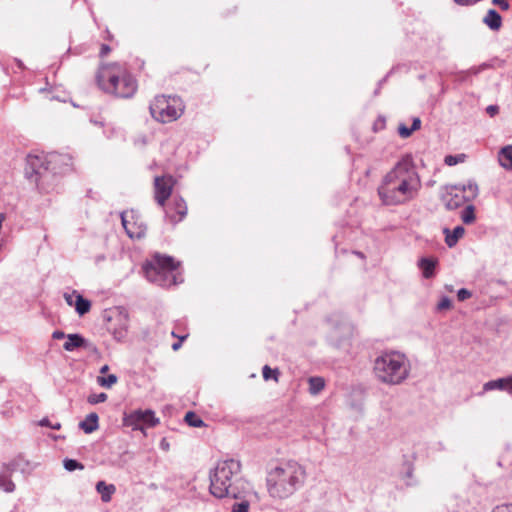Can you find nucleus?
I'll return each mask as SVG.
<instances>
[{"label": "nucleus", "instance_id": "nucleus-14", "mask_svg": "<svg viewBox=\"0 0 512 512\" xmlns=\"http://www.w3.org/2000/svg\"><path fill=\"white\" fill-rule=\"evenodd\" d=\"M47 160L50 173L56 175L69 170L71 157L68 154L52 152L47 154Z\"/></svg>", "mask_w": 512, "mask_h": 512}, {"label": "nucleus", "instance_id": "nucleus-36", "mask_svg": "<svg viewBox=\"0 0 512 512\" xmlns=\"http://www.w3.org/2000/svg\"><path fill=\"white\" fill-rule=\"evenodd\" d=\"M414 131L411 130V127L408 128L405 124H400L398 126V134L401 138H408L411 136V134L413 133Z\"/></svg>", "mask_w": 512, "mask_h": 512}, {"label": "nucleus", "instance_id": "nucleus-29", "mask_svg": "<svg viewBox=\"0 0 512 512\" xmlns=\"http://www.w3.org/2000/svg\"><path fill=\"white\" fill-rule=\"evenodd\" d=\"M185 421L191 427H202L205 425L203 420L192 411L186 413Z\"/></svg>", "mask_w": 512, "mask_h": 512}, {"label": "nucleus", "instance_id": "nucleus-11", "mask_svg": "<svg viewBox=\"0 0 512 512\" xmlns=\"http://www.w3.org/2000/svg\"><path fill=\"white\" fill-rule=\"evenodd\" d=\"M122 226L131 239H140L145 236L147 227L134 211H123L121 214Z\"/></svg>", "mask_w": 512, "mask_h": 512}, {"label": "nucleus", "instance_id": "nucleus-6", "mask_svg": "<svg viewBox=\"0 0 512 512\" xmlns=\"http://www.w3.org/2000/svg\"><path fill=\"white\" fill-rule=\"evenodd\" d=\"M178 264L170 256L156 254L153 260L144 265V273L150 282L159 286H166L176 283V277L173 274Z\"/></svg>", "mask_w": 512, "mask_h": 512}, {"label": "nucleus", "instance_id": "nucleus-40", "mask_svg": "<svg viewBox=\"0 0 512 512\" xmlns=\"http://www.w3.org/2000/svg\"><path fill=\"white\" fill-rule=\"evenodd\" d=\"M486 67L487 66L485 64H483V65L478 66V67L470 68L469 70H467L466 72H463L462 74H464V75H477L478 73H480Z\"/></svg>", "mask_w": 512, "mask_h": 512}, {"label": "nucleus", "instance_id": "nucleus-32", "mask_svg": "<svg viewBox=\"0 0 512 512\" xmlns=\"http://www.w3.org/2000/svg\"><path fill=\"white\" fill-rule=\"evenodd\" d=\"M262 374H263V378L267 381V380H270V379H273L275 380L276 382L278 381V376H279V371L278 369H271L268 365H265L263 367V371H262Z\"/></svg>", "mask_w": 512, "mask_h": 512}, {"label": "nucleus", "instance_id": "nucleus-37", "mask_svg": "<svg viewBox=\"0 0 512 512\" xmlns=\"http://www.w3.org/2000/svg\"><path fill=\"white\" fill-rule=\"evenodd\" d=\"M76 295H79L76 290L71 293H64V299L69 306H75Z\"/></svg>", "mask_w": 512, "mask_h": 512}, {"label": "nucleus", "instance_id": "nucleus-26", "mask_svg": "<svg viewBox=\"0 0 512 512\" xmlns=\"http://www.w3.org/2000/svg\"><path fill=\"white\" fill-rule=\"evenodd\" d=\"M309 383V392L312 395L318 394L325 387L324 379L321 377H310L308 380Z\"/></svg>", "mask_w": 512, "mask_h": 512}, {"label": "nucleus", "instance_id": "nucleus-35", "mask_svg": "<svg viewBox=\"0 0 512 512\" xmlns=\"http://www.w3.org/2000/svg\"><path fill=\"white\" fill-rule=\"evenodd\" d=\"M451 307H452V302H451L450 298L447 296L442 297L437 305V309L439 311L448 310Z\"/></svg>", "mask_w": 512, "mask_h": 512}, {"label": "nucleus", "instance_id": "nucleus-16", "mask_svg": "<svg viewBox=\"0 0 512 512\" xmlns=\"http://www.w3.org/2000/svg\"><path fill=\"white\" fill-rule=\"evenodd\" d=\"M443 233L445 234V243L448 247H454L460 238L463 237L465 233V229L462 226H456L453 231H450L449 228H444Z\"/></svg>", "mask_w": 512, "mask_h": 512}, {"label": "nucleus", "instance_id": "nucleus-39", "mask_svg": "<svg viewBox=\"0 0 512 512\" xmlns=\"http://www.w3.org/2000/svg\"><path fill=\"white\" fill-rule=\"evenodd\" d=\"M39 425L45 426V427H50L54 430H59L61 428V424L59 422L52 424L48 418H43L42 420H40Z\"/></svg>", "mask_w": 512, "mask_h": 512}, {"label": "nucleus", "instance_id": "nucleus-3", "mask_svg": "<svg viewBox=\"0 0 512 512\" xmlns=\"http://www.w3.org/2000/svg\"><path fill=\"white\" fill-rule=\"evenodd\" d=\"M306 470L294 460L283 461L267 472L266 484L271 497L286 499L305 483Z\"/></svg>", "mask_w": 512, "mask_h": 512}, {"label": "nucleus", "instance_id": "nucleus-8", "mask_svg": "<svg viewBox=\"0 0 512 512\" xmlns=\"http://www.w3.org/2000/svg\"><path fill=\"white\" fill-rule=\"evenodd\" d=\"M479 193L478 185L475 181H468L463 185H447L441 194V199L448 210H454L462 206L465 202L474 200Z\"/></svg>", "mask_w": 512, "mask_h": 512}, {"label": "nucleus", "instance_id": "nucleus-24", "mask_svg": "<svg viewBox=\"0 0 512 512\" xmlns=\"http://www.w3.org/2000/svg\"><path fill=\"white\" fill-rule=\"evenodd\" d=\"M75 310L80 315L83 316L88 313L91 309V302L84 298L82 295H76L75 300Z\"/></svg>", "mask_w": 512, "mask_h": 512}, {"label": "nucleus", "instance_id": "nucleus-45", "mask_svg": "<svg viewBox=\"0 0 512 512\" xmlns=\"http://www.w3.org/2000/svg\"><path fill=\"white\" fill-rule=\"evenodd\" d=\"M111 51V48L107 44H102L100 49V57H105Z\"/></svg>", "mask_w": 512, "mask_h": 512}, {"label": "nucleus", "instance_id": "nucleus-18", "mask_svg": "<svg viewBox=\"0 0 512 512\" xmlns=\"http://www.w3.org/2000/svg\"><path fill=\"white\" fill-rule=\"evenodd\" d=\"M437 263L438 261L435 258L423 257L419 260L418 266L424 278L429 279L434 276Z\"/></svg>", "mask_w": 512, "mask_h": 512}, {"label": "nucleus", "instance_id": "nucleus-4", "mask_svg": "<svg viewBox=\"0 0 512 512\" xmlns=\"http://www.w3.org/2000/svg\"><path fill=\"white\" fill-rule=\"evenodd\" d=\"M410 361L404 353L399 351H386L376 357L373 371L376 379L387 385H399L410 374Z\"/></svg>", "mask_w": 512, "mask_h": 512}, {"label": "nucleus", "instance_id": "nucleus-22", "mask_svg": "<svg viewBox=\"0 0 512 512\" xmlns=\"http://www.w3.org/2000/svg\"><path fill=\"white\" fill-rule=\"evenodd\" d=\"M406 486H415L417 481L414 478V464L410 460L403 462V476Z\"/></svg>", "mask_w": 512, "mask_h": 512}, {"label": "nucleus", "instance_id": "nucleus-15", "mask_svg": "<svg viewBox=\"0 0 512 512\" xmlns=\"http://www.w3.org/2000/svg\"><path fill=\"white\" fill-rule=\"evenodd\" d=\"M173 205L175 214L170 213L169 211H166V217L172 222L173 224H176L183 220V218L187 214V205L186 202L182 197H174L173 199Z\"/></svg>", "mask_w": 512, "mask_h": 512}, {"label": "nucleus", "instance_id": "nucleus-7", "mask_svg": "<svg viewBox=\"0 0 512 512\" xmlns=\"http://www.w3.org/2000/svg\"><path fill=\"white\" fill-rule=\"evenodd\" d=\"M151 116L158 122L170 123L177 120L184 112V105L176 96H156L149 106Z\"/></svg>", "mask_w": 512, "mask_h": 512}, {"label": "nucleus", "instance_id": "nucleus-20", "mask_svg": "<svg viewBox=\"0 0 512 512\" xmlns=\"http://www.w3.org/2000/svg\"><path fill=\"white\" fill-rule=\"evenodd\" d=\"M66 338L67 340L63 345V348L66 351L71 352L86 345V339L80 334H68Z\"/></svg>", "mask_w": 512, "mask_h": 512}, {"label": "nucleus", "instance_id": "nucleus-43", "mask_svg": "<svg viewBox=\"0 0 512 512\" xmlns=\"http://www.w3.org/2000/svg\"><path fill=\"white\" fill-rule=\"evenodd\" d=\"M505 392L512 395V375L505 377Z\"/></svg>", "mask_w": 512, "mask_h": 512}, {"label": "nucleus", "instance_id": "nucleus-38", "mask_svg": "<svg viewBox=\"0 0 512 512\" xmlns=\"http://www.w3.org/2000/svg\"><path fill=\"white\" fill-rule=\"evenodd\" d=\"M471 296H472L471 291H469L468 289H465V288H461L457 292V298L459 301H465V300L469 299Z\"/></svg>", "mask_w": 512, "mask_h": 512}, {"label": "nucleus", "instance_id": "nucleus-47", "mask_svg": "<svg viewBox=\"0 0 512 512\" xmlns=\"http://www.w3.org/2000/svg\"><path fill=\"white\" fill-rule=\"evenodd\" d=\"M486 111L489 115L494 116L496 113H498V106L496 105H489L486 108Z\"/></svg>", "mask_w": 512, "mask_h": 512}, {"label": "nucleus", "instance_id": "nucleus-9", "mask_svg": "<svg viewBox=\"0 0 512 512\" xmlns=\"http://www.w3.org/2000/svg\"><path fill=\"white\" fill-rule=\"evenodd\" d=\"M50 173L47 155L29 154L26 159L25 175L33 179L37 186Z\"/></svg>", "mask_w": 512, "mask_h": 512}, {"label": "nucleus", "instance_id": "nucleus-50", "mask_svg": "<svg viewBox=\"0 0 512 512\" xmlns=\"http://www.w3.org/2000/svg\"><path fill=\"white\" fill-rule=\"evenodd\" d=\"M108 369H109L108 365H104L103 367H101L100 373H102V374L106 373L108 371Z\"/></svg>", "mask_w": 512, "mask_h": 512}, {"label": "nucleus", "instance_id": "nucleus-17", "mask_svg": "<svg viewBox=\"0 0 512 512\" xmlns=\"http://www.w3.org/2000/svg\"><path fill=\"white\" fill-rule=\"evenodd\" d=\"M483 23L492 31H498L502 26V17L495 9H489L483 18Z\"/></svg>", "mask_w": 512, "mask_h": 512}, {"label": "nucleus", "instance_id": "nucleus-25", "mask_svg": "<svg viewBox=\"0 0 512 512\" xmlns=\"http://www.w3.org/2000/svg\"><path fill=\"white\" fill-rule=\"evenodd\" d=\"M251 495L252 493L247 494L244 497L234 498L235 500H239V502L233 504L231 512H248L250 507L249 497Z\"/></svg>", "mask_w": 512, "mask_h": 512}, {"label": "nucleus", "instance_id": "nucleus-30", "mask_svg": "<svg viewBox=\"0 0 512 512\" xmlns=\"http://www.w3.org/2000/svg\"><path fill=\"white\" fill-rule=\"evenodd\" d=\"M0 487L7 493H12L15 490L14 482L5 475H0Z\"/></svg>", "mask_w": 512, "mask_h": 512}, {"label": "nucleus", "instance_id": "nucleus-23", "mask_svg": "<svg viewBox=\"0 0 512 512\" xmlns=\"http://www.w3.org/2000/svg\"><path fill=\"white\" fill-rule=\"evenodd\" d=\"M500 165L505 169H512V146L503 147L498 155Z\"/></svg>", "mask_w": 512, "mask_h": 512}, {"label": "nucleus", "instance_id": "nucleus-48", "mask_svg": "<svg viewBox=\"0 0 512 512\" xmlns=\"http://www.w3.org/2000/svg\"><path fill=\"white\" fill-rule=\"evenodd\" d=\"M67 337V335H65V333L63 331H60V330H56L52 333V338L53 339H63Z\"/></svg>", "mask_w": 512, "mask_h": 512}, {"label": "nucleus", "instance_id": "nucleus-41", "mask_svg": "<svg viewBox=\"0 0 512 512\" xmlns=\"http://www.w3.org/2000/svg\"><path fill=\"white\" fill-rule=\"evenodd\" d=\"M492 512H512V504H503L496 506Z\"/></svg>", "mask_w": 512, "mask_h": 512}, {"label": "nucleus", "instance_id": "nucleus-27", "mask_svg": "<svg viewBox=\"0 0 512 512\" xmlns=\"http://www.w3.org/2000/svg\"><path fill=\"white\" fill-rule=\"evenodd\" d=\"M500 390L505 391V377L490 380L483 385V391Z\"/></svg>", "mask_w": 512, "mask_h": 512}, {"label": "nucleus", "instance_id": "nucleus-49", "mask_svg": "<svg viewBox=\"0 0 512 512\" xmlns=\"http://www.w3.org/2000/svg\"><path fill=\"white\" fill-rule=\"evenodd\" d=\"M186 338H187V335H186V336H182V337H180V341H179V342H177V343H174V344L172 345V349H173L174 351L178 350V349L181 347L182 342H183Z\"/></svg>", "mask_w": 512, "mask_h": 512}, {"label": "nucleus", "instance_id": "nucleus-21", "mask_svg": "<svg viewBox=\"0 0 512 512\" xmlns=\"http://www.w3.org/2000/svg\"><path fill=\"white\" fill-rule=\"evenodd\" d=\"M96 491L101 495V500L104 503L111 501L112 495L116 492V487L113 484H107L105 481H98L96 484Z\"/></svg>", "mask_w": 512, "mask_h": 512}, {"label": "nucleus", "instance_id": "nucleus-5", "mask_svg": "<svg viewBox=\"0 0 512 512\" xmlns=\"http://www.w3.org/2000/svg\"><path fill=\"white\" fill-rule=\"evenodd\" d=\"M97 83L103 91L120 98H130L137 90L135 78L117 63L103 66L97 75Z\"/></svg>", "mask_w": 512, "mask_h": 512}, {"label": "nucleus", "instance_id": "nucleus-10", "mask_svg": "<svg viewBox=\"0 0 512 512\" xmlns=\"http://www.w3.org/2000/svg\"><path fill=\"white\" fill-rule=\"evenodd\" d=\"M159 424V418L155 416L153 410H134L123 418V425L131 427L132 430L143 431V426L155 427Z\"/></svg>", "mask_w": 512, "mask_h": 512}, {"label": "nucleus", "instance_id": "nucleus-44", "mask_svg": "<svg viewBox=\"0 0 512 512\" xmlns=\"http://www.w3.org/2000/svg\"><path fill=\"white\" fill-rule=\"evenodd\" d=\"M457 163H458L457 156L448 155L445 157V164L452 166V165H456Z\"/></svg>", "mask_w": 512, "mask_h": 512}, {"label": "nucleus", "instance_id": "nucleus-42", "mask_svg": "<svg viewBox=\"0 0 512 512\" xmlns=\"http://www.w3.org/2000/svg\"><path fill=\"white\" fill-rule=\"evenodd\" d=\"M492 3L494 5H497L501 10H508L509 9V3L506 0H493Z\"/></svg>", "mask_w": 512, "mask_h": 512}, {"label": "nucleus", "instance_id": "nucleus-12", "mask_svg": "<svg viewBox=\"0 0 512 512\" xmlns=\"http://www.w3.org/2000/svg\"><path fill=\"white\" fill-rule=\"evenodd\" d=\"M109 323L107 329L113 334L118 341L124 339L128 329V314L121 310L112 311L110 315L105 316Z\"/></svg>", "mask_w": 512, "mask_h": 512}, {"label": "nucleus", "instance_id": "nucleus-19", "mask_svg": "<svg viewBox=\"0 0 512 512\" xmlns=\"http://www.w3.org/2000/svg\"><path fill=\"white\" fill-rule=\"evenodd\" d=\"M80 429H82L86 434H90L96 431L99 428V417L97 413L91 412L86 418L79 423Z\"/></svg>", "mask_w": 512, "mask_h": 512}, {"label": "nucleus", "instance_id": "nucleus-51", "mask_svg": "<svg viewBox=\"0 0 512 512\" xmlns=\"http://www.w3.org/2000/svg\"><path fill=\"white\" fill-rule=\"evenodd\" d=\"M379 93V89H376L375 90V95H377Z\"/></svg>", "mask_w": 512, "mask_h": 512}, {"label": "nucleus", "instance_id": "nucleus-31", "mask_svg": "<svg viewBox=\"0 0 512 512\" xmlns=\"http://www.w3.org/2000/svg\"><path fill=\"white\" fill-rule=\"evenodd\" d=\"M63 465L67 471H75L77 469H79V470L84 469V465L82 463L78 462L77 460L69 459V458H66L63 461Z\"/></svg>", "mask_w": 512, "mask_h": 512}, {"label": "nucleus", "instance_id": "nucleus-28", "mask_svg": "<svg viewBox=\"0 0 512 512\" xmlns=\"http://www.w3.org/2000/svg\"><path fill=\"white\" fill-rule=\"evenodd\" d=\"M461 219L464 224H472L475 217V207L472 204L467 205L461 213Z\"/></svg>", "mask_w": 512, "mask_h": 512}, {"label": "nucleus", "instance_id": "nucleus-1", "mask_svg": "<svg viewBox=\"0 0 512 512\" xmlns=\"http://www.w3.org/2000/svg\"><path fill=\"white\" fill-rule=\"evenodd\" d=\"M420 188L421 180L413 160L410 155H405L383 177L377 193L384 205L394 206L414 199Z\"/></svg>", "mask_w": 512, "mask_h": 512}, {"label": "nucleus", "instance_id": "nucleus-33", "mask_svg": "<svg viewBox=\"0 0 512 512\" xmlns=\"http://www.w3.org/2000/svg\"><path fill=\"white\" fill-rule=\"evenodd\" d=\"M117 379L115 374H110L107 377H98V383L102 387L110 388L117 382Z\"/></svg>", "mask_w": 512, "mask_h": 512}, {"label": "nucleus", "instance_id": "nucleus-34", "mask_svg": "<svg viewBox=\"0 0 512 512\" xmlns=\"http://www.w3.org/2000/svg\"><path fill=\"white\" fill-rule=\"evenodd\" d=\"M107 400V394L99 393V394H91L88 397V403L90 404H98L105 402Z\"/></svg>", "mask_w": 512, "mask_h": 512}, {"label": "nucleus", "instance_id": "nucleus-2", "mask_svg": "<svg viewBox=\"0 0 512 512\" xmlns=\"http://www.w3.org/2000/svg\"><path fill=\"white\" fill-rule=\"evenodd\" d=\"M209 479V491L216 498H239L252 493L250 483L242 475V465L236 459L218 461L210 470Z\"/></svg>", "mask_w": 512, "mask_h": 512}, {"label": "nucleus", "instance_id": "nucleus-13", "mask_svg": "<svg viewBox=\"0 0 512 512\" xmlns=\"http://www.w3.org/2000/svg\"><path fill=\"white\" fill-rule=\"evenodd\" d=\"M155 200L159 206L163 207L166 200L170 197L173 189V178L171 176H158L154 180Z\"/></svg>", "mask_w": 512, "mask_h": 512}, {"label": "nucleus", "instance_id": "nucleus-46", "mask_svg": "<svg viewBox=\"0 0 512 512\" xmlns=\"http://www.w3.org/2000/svg\"><path fill=\"white\" fill-rule=\"evenodd\" d=\"M421 127V120L418 117H415L412 122L411 130L416 131Z\"/></svg>", "mask_w": 512, "mask_h": 512}]
</instances>
